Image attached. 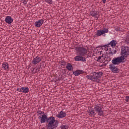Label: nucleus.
<instances>
[{"instance_id":"obj_27","label":"nucleus","mask_w":129,"mask_h":129,"mask_svg":"<svg viewBox=\"0 0 129 129\" xmlns=\"http://www.w3.org/2000/svg\"><path fill=\"white\" fill-rule=\"evenodd\" d=\"M125 42L126 43H127V44H129V36H127L126 37V40H125Z\"/></svg>"},{"instance_id":"obj_23","label":"nucleus","mask_w":129,"mask_h":129,"mask_svg":"<svg viewBox=\"0 0 129 129\" xmlns=\"http://www.w3.org/2000/svg\"><path fill=\"white\" fill-rule=\"evenodd\" d=\"M67 63V62L62 60L59 61V64H60L61 66H62L63 68H64L65 66L66 65Z\"/></svg>"},{"instance_id":"obj_38","label":"nucleus","mask_w":129,"mask_h":129,"mask_svg":"<svg viewBox=\"0 0 129 129\" xmlns=\"http://www.w3.org/2000/svg\"><path fill=\"white\" fill-rule=\"evenodd\" d=\"M42 129H46V128H45V127H43V128H42Z\"/></svg>"},{"instance_id":"obj_10","label":"nucleus","mask_w":129,"mask_h":129,"mask_svg":"<svg viewBox=\"0 0 129 129\" xmlns=\"http://www.w3.org/2000/svg\"><path fill=\"white\" fill-rule=\"evenodd\" d=\"M75 61H82L83 62H86V58L82 56V55H77L74 58Z\"/></svg>"},{"instance_id":"obj_15","label":"nucleus","mask_w":129,"mask_h":129,"mask_svg":"<svg viewBox=\"0 0 129 129\" xmlns=\"http://www.w3.org/2000/svg\"><path fill=\"white\" fill-rule=\"evenodd\" d=\"M83 73H84L83 70H77L76 71H73V74L75 76H79L80 74H83Z\"/></svg>"},{"instance_id":"obj_19","label":"nucleus","mask_w":129,"mask_h":129,"mask_svg":"<svg viewBox=\"0 0 129 129\" xmlns=\"http://www.w3.org/2000/svg\"><path fill=\"white\" fill-rule=\"evenodd\" d=\"M66 68L68 69L69 71H72L73 70V66L69 62L67 63Z\"/></svg>"},{"instance_id":"obj_31","label":"nucleus","mask_w":129,"mask_h":129,"mask_svg":"<svg viewBox=\"0 0 129 129\" xmlns=\"http://www.w3.org/2000/svg\"><path fill=\"white\" fill-rule=\"evenodd\" d=\"M115 31L117 32H119L120 31V28H119V27H117L115 28Z\"/></svg>"},{"instance_id":"obj_20","label":"nucleus","mask_w":129,"mask_h":129,"mask_svg":"<svg viewBox=\"0 0 129 129\" xmlns=\"http://www.w3.org/2000/svg\"><path fill=\"white\" fill-rule=\"evenodd\" d=\"M32 69V72L33 73H38L40 71V69H41V65L39 67L33 68Z\"/></svg>"},{"instance_id":"obj_33","label":"nucleus","mask_w":129,"mask_h":129,"mask_svg":"<svg viewBox=\"0 0 129 129\" xmlns=\"http://www.w3.org/2000/svg\"><path fill=\"white\" fill-rule=\"evenodd\" d=\"M60 80H61V79H60V78H58L57 79H56V81H55V82H56V81H60Z\"/></svg>"},{"instance_id":"obj_30","label":"nucleus","mask_w":129,"mask_h":129,"mask_svg":"<svg viewBox=\"0 0 129 129\" xmlns=\"http://www.w3.org/2000/svg\"><path fill=\"white\" fill-rule=\"evenodd\" d=\"M128 100H129V96H127L125 97V101H126V102H127L128 101Z\"/></svg>"},{"instance_id":"obj_9","label":"nucleus","mask_w":129,"mask_h":129,"mask_svg":"<svg viewBox=\"0 0 129 129\" xmlns=\"http://www.w3.org/2000/svg\"><path fill=\"white\" fill-rule=\"evenodd\" d=\"M17 90L19 92H22V93H28L30 90L27 87H22L21 88H17Z\"/></svg>"},{"instance_id":"obj_26","label":"nucleus","mask_w":129,"mask_h":129,"mask_svg":"<svg viewBox=\"0 0 129 129\" xmlns=\"http://www.w3.org/2000/svg\"><path fill=\"white\" fill-rule=\"evenodd\" d=\"M48 4H49V5H52L53 4V1L52 0H46L45 1Z\"/></svg>"},{"instance_id":"obj_8","label":"nucleus","mask_w":129,"mask_h":129,"mask_svg":"<svg viewBox=\"0 0 129 129\" xmlns=\"http://www.w3.org/2000/svg\"><path fill=\"white\" fill-rule=\"evenodd\" d=\"M109 68L113 73H119V71H120L117 67H115L112 64H109Z\"/></svg>"},{"instance_id":"obj_18","label":"nucleus","mask_w":129,"mask_h":129,"mask_svg":"<svg viewBox=\"0 0 129 129\" xmlns=\"http://www.w3.org/2000/svg\"><path fill=\"white\" fill-rule=\"evenodd\" d=\"M90 16H92V17H93L95 19H96L97 18L96 20H98V17H97V12L95 11V10L90 11Z\"/></svg>"},{"instance_id":"obj_13","label":"nucleus","mask_w":129,"mask_h":129,"mask_svg":"<svg viewBox=\"0 0 129 129\" xmlns=\"http://www.w3.org/2000/svg\"><path fill=\"white\" fill-rule=\"evenodd\" d=\"M66 115H67L66 112L64 111H60L58 114H56V117H58V118H63Z\"/></svg>"},{"instance_id":"obj_3","label":"nucleus","mask_w":129,"mask_h":129,"mask_svg":"<svg viewBox=\"0 0 129 129\" xmlns=\"http://www.w3.org/2000/svg\"><path fill=\"white\" fill-rule=\"evenodd\" d=\"M124 57L123 56H118L112 60V65H119L120 63H124Z\"/></svg>"},{"instance_id":"obj_36","label":"nucleus","mask_w":129,"mask_h":129,"mask_svg":"<svg viewBox=\"0 0 129 129\" xmlns=\"http://www.w3.org/2000/svg\"><path fill=\"white\" fill-rule=\"evenodd\" d=\"M40 112H41V114H43H43H45V112H44V111H41Z\"/></svg>"},{"instance_id":"obj_4","label":"nucleus","mask_w":129,"mask_h":129,"mask_svg":"<svg viewBox=\"0 0 129 129\" xmlns=\"http://www.w3.org/2000/svg\"><path fill=\"white\" fill-rule=\"evenodd\" d=\"M75 50L78 52V55L80 56H84V55L87 54V49L83 47L77 46L75 47Z\"/></svg>"},{"instance_id":"obj_1","label":"nucleus","mask_w":129,"mask_h":129,"mask_svg":"<svg viewBox=\"0 0 129 129\" xmlns=\"http://www.w3.org/2000/svg\"><path fill=\"white\" fill-rule=\"evenodd\" d=\"M45 122L47 123V124H46L47 129H56L59 124V121L55 120V117L50 116L48 117L47 115L43 114L41 116L40 123H45Z\"/></svg>"},{"instance_id":"obj_39","label":"nucleus","mask_w":129,"mask_h":129,"mask_svg":"<svg viewBox=\"0 0 129 129\" xmlns=\"http://www.w3.org/2000/svg\"><path fill=\"white\" fill-rule=\"evenodd\" d=\"M100 57H103V55H102V56H100Z\"/></svg>"},{"instance_id":"obj_5","label":"nucleus","mask_w":129,"mask_h":129,"mask_svg":"<svg viewBox=\"0 0 129 129\" xmlns=\"http://www.w3.org/2000/svg\"><path fill=\"white\" fill-rule=\"evenodd\" d=\"M94 109L95 112L98 113L99 116L103 115V110H102V106L101 104H97L94 105Z\"/></svg>"},{"instance_id":"obj_17","label":"nucleus","mask_w":129,"mask_h":129,"mask_svg":"<svg viewBox=\"0 0 129 129\" xmlns=\"http://www.w3.org/2000/svg\"><path fill=\"white\" fill-rule=\"evenodd\" d=\"M2 68L4 70H10V66H9V63L7 62H4L2 64Z\"/></svg>"},{"instance_id":"obj_11","label":"nucleus","mask_w":129,"mask_h":129,"mask_svg":"<svg viewBox=\"0 0 129 129\" xmlns=\"http://www.w3.org/2000/svg\"><path fill=\"white\" fill-rule=\"evenodd\" d=\"M41 60H42V58L41 57L37 56L33 58L32 63L34 65H36V64H38V63H40L41 62Z\"/></svg>"},{"instance_id":"obj_28","label":"nucleus","mask_w":129,"mask_h":129,"mask_svg":"<svg viewBox=\"0 0 129 129\" xmlns=\"http://www.w3.org/2000/svg\"><path fill=\"white\" fill-rule=\"evenodd\" d=\"M22 2L24 5H27V3H28V0H22Z\"/></svg>"},{"instance_id":"obj_16","label":"nucleus","mask_w":129,"mask_h":129,"mask_svg":"<svg viewBox=\"0 0 129 129\" xmlns=\"http://www.w3.org/2000/svg\"><path fill=\"white\" fill-rule=\"evenodd\" d=\"M5 22L9 25L14 22V19L11 16H7L5 18Z\"/></svg>"},{"instance_id":"obj_24","label":"nucleus","mask_w":129,"mask_h":129,"mask_svg":"<svg viewBox=\"0 0 129 129\" xmlns=\"http://www.w3.org/2000/svg\"><path fill=\"white\" fill-rule=\"evenodd\" d=\"M117 51L116 49H112V51L109 52V54H111V55H113V54H115Z\"/></svg>"},{"instance_id":"obj_25","label":"nucleus","mask_w":129,"mask_h":129,"mask_svg":"<svg viewBox=\"0 0 129 129\" xmlns=\"http://www.w3.org/2000/svg\"><path fill=\"white\" fill-rule=\"evenodd\" d=\"M60 127L61 129H68V126L67 125H62Z\"/></svg>"},{"instance_id":"obj_35","label":"nucleus","mask_w":129,"mask_h":129,"mask_svg":"<svg viewBox=\"0 0 129 129\" xmlns=\"http://www.w3.org/2000/svg\"><path fill=\"white\" fill-rule=\"evenodd\" d=\"M102 2H103V4H105V3L106 2V0H102Z\"/></svg>"},{"instance_id":"obj_12","label":"nucleus","mask_w":129,"mask_h":129,"mask_svg":"<svg viewBox=\"0 0 129 129\" xmlns=\"http://www.w3.org/2000/svg\"><path fill=\"white\" fill-rule=\"evenodd\" d=\"M88 112L90 116H93V117H95V115H96V113L95 112V110H94V108L88 110Z\"/></svg>"},{"instance_id":"obj_21","label":"nucleus","mask_w":129,"mask_h":129,"mask_svg":"<svg viewBox=\"0 0 129 129\" xmlns=\"http://www.w3.org/2000/svg\"><path fill=\"white\" fill-rule=\"evenodd\" d=\"M117 44V42H116L115 40H113L109 43V44H110L112 48H113V47H115Z\"/></svg>"},{"instance_id":"obj_2","label":"nucleus","mask_w":129,"mask_h":129,"mask_svg":"<svg viewBox=\"0 0 129 129\" xmlns=\"http://www.w3.org/2000/svg\"><path fill=\"white\" fill-rule=\"evenodd\" d=\"M102 75H103V73L102 72H99L98 73L94 72L92 76L87 75L86 78H87V79H89V80H91V81H94L95 82H97L98 83H99V82L100 81L99 78H101Z\"/></svg>"},{"instance_id":"obj_32","label":"nucleus","mask_w":129,"mask_h":129,"mask_svg":"<svg viewBox=\"0 0 129 129\" xmlns=\"http://www.w3.org/2000/svg\"><path fill=\"white\" fill-rule=\"evenodd\" d=\"M101 58H102V56H99L98 57V59H97V61H98V62H99V61H100V59H101Z\"/></svg>"},{"instance_id":"obj_37","label":"nucleus","mask_w":129,"mask_h":129,"mask_svg":"<svg viewBox=\"0 0 129 129\" xmlns=\"http://www.w3.org/2000/svg\"><path fill=\"white\" fill-rule=\"evenodd\" d=\"M109 50L110 51L109 52H112V50L111 49V48H109Z\"/></svg>"},{"instance_id":"obj_29","label":"nucleus","mask_w":129,"mask_h":129,"mask_svg":"<svg viewBox=\"0 0 129 129\" xmlns=\"http://www.w3.org/2000/svg\"><path fill=\"white\" fill-rule=\"evenodd\" d=\"M37 115L38 116H39V115H41L42 114V113H41V111L40 110H38L37 111Z\"/></svg>"},{"instance_id":"obj_22","label":"nucleus","mask_w":129,"mask_h":129,"mask_svg":"<svg viewBox=\"0 0 129 129\" xmlns=\"http://www.w3.org/2000/svg\"><path fill=\"white\" fill-rule=\"evenodd\" d=\"M109 45H110V44H109V43L107 44H105L104 45H99L98 46V48H101L102 49V50H103V49H104L106 51V50H108V48H108Z\"/></svg>"},{"instance_id":"obj_34","label":"nucleus","mask_w":129,"mask_h":129,"mask_svg":"<svg viewBox=\"0 0 129 129\" xmlns=\"http://www.w3.org/2000/svg\"><path fill=\"white\" fill-rule=\"evenodd\" d=\"M38 119H42V117L41 116V115L38 116Z\"/></svg>"},{"instance_id":"obj_6","label":"nucleus","mask_w":129,"mask_h":129,"mask_svg":"<svg viewBox=\"0 0 129 129\" xmlns=\"http://www.w3.org/2000/svg\"><path fill=\"white\" fill-rule=\"evenodd\" d=\"M121 56H124V59H125V57H127L129 55V47L127 46H123L121 49Z\"/></svg>"},{"instance_id":"obj_7","label":"nucleus","mask_w":129,"mask_h":129,"mask_svg":"<svg viewBox=\"0 0 129 129\" xmlns=\"http://www.w3.org/2000/svg\"><path fill=\"white\" fill-rule=\"evenodd\" d=\"M108 32V29L104 28L103 30H99L97 31L96 34H95L96 37H100L101 35L106 34Z\"/></svg>"},{"instance_id":"obj_14","label":"nucleus","mask_w":129,"mask_h":129,"mask_svg":"<svg viewBox=\"0 0 129 129\" xmlns=\"http://www.w3.org/2000/svg\"><path fill=\"white\" fill-rule=\"evenodd\" d=\"M44 24V20L40 19L35 23V26L36 28H40Z\"/></svg>"}]
</instances>
